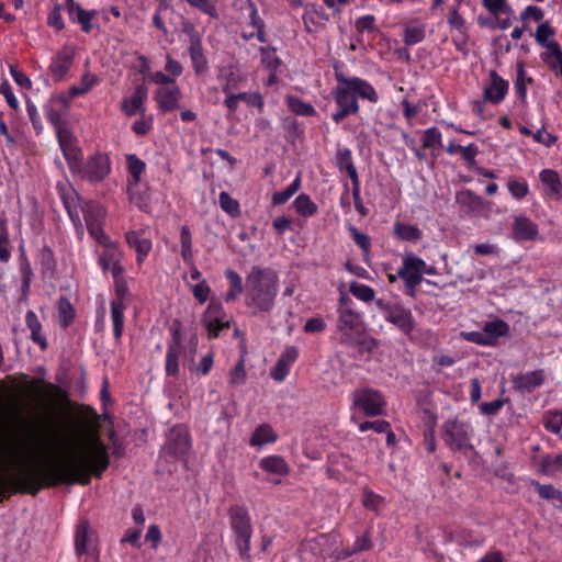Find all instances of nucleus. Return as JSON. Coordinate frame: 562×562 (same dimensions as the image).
Instances as JSON below:
<instances>
[{
	"label": "nucleus",
	"instance_id": "22",
	"mask_svg": "<svg viewBox=\"0 0 562 562\" xmlns=\"http://www.w3.org/2000/svg\"><path fill=\"white\" fill-rule=\"evenodd\" d=\"M127 245L136 250V262L142 266L153 248L149 238L143 237V231H128L125 234Z\"/></svg>",
	"mask_w": 562,
	"mask_h": 562
},
{
	"label": "nucleus",
	"instance_id": "8",
	"mask_svg": "<svg viewBox=\"0 0 562 562\" xmlns=\"http://www.w3.org/2000/svg\"><path fill=\"white\" fill-rule=\"evenodd\" d=\"M423 269H425V260L417 257L411 251L403 255L402 266L398 269V276L404 281L405 294L415 296L417 286L423 281Z\"/></svg>",
	"mask_w": 562,
	"mask_h": 562
},
{
	"label": "nucleus",
	"instance_id": "19",
	"mask_svg": "<svg viewBox=\"0 0 562 562\" xmlns=\"http://www.w3.org/2000/svg\"><path fill=\"white\" fill-rule=\"evenodd\" d=\"M148 97V90L144 85H139L135 88L134 93L131 97L124 98L121 103L122 112L127 116H134L136 114H144L146 112L145 101Z\"/></svg>",
	"mask_w": 562,
	"mask_h": 562
},
{
	"label": "nucleus",
	"instance_id": "1",
	"mask_svg": "<svg viewBox=\"0 0 562 562\" xmlns=\"http://www.w3.org/2000/svg\"><path fill=\"white\" fill-rule=\"evenodd\" d=\"M24 424L18 409H12L10 419L1 422L0 451L13 464L47 485L57 483H90L91 474L100 476L109 465L105 446L97 437L86 440L79 449L63 459H54L43 441L22 440L18 434Z\"/></svg>",
	"mask_w": 562,
	"mask_h": 562
},
{
	"label": "nucleus",
	"instance_id": "64",
	"mask_svg": "<svg viewBox=\"0 0 562 562\" xmlns=\"http://www.w3.org/2000/svg\"><path fill=\"white\" fill-rule=\"evenodd\" d=\"M544 428L552 434H559L562 430V413H549L544 419Z\"/></svg>",
	"mask_w": 562,
	"mask_h": 562
},
{
	"label": "nucleus",
	"instance_id": "13",
	"mask_svg": "<svg viewBox=\"0 0 562 562\" xmlns=\"http://www.w3.org/2000/svg\"><path fill=\"white\" fill-rule=\"evenodd\" d=\"M232 528L236 535V544L241 555L250 548L251 526L248 514L243 509H236L232 514Z\"/></svg>",
	"mask_w": 562,
	"mask_h": 562
},
{
	"label": "nucleus",
	"instance_id": "39",
	"mask_svg": "<svg viewBox=\"0 0 562 562\" xmlns=\"http://www.w3.org/2000/svg\"><path fill=\"white\" fill-rule=\"evenodd\" d=\"M540 181L549 195L560 196L562 192V182L557 171L543 169L539 173Z\"/></svg>",
	"mask_w": 562,
	"mask_h": 562
},
{
	"label": "nucleus",
	"instance_id": "23",
	"mask_svg": "<svg viewBox=\"0 0 562 562\" xmlns=\"http://www.w3.org/2000/svg\"><path fill=\"white\" fill-rule=\"evenodd\" d=\"M513 236L518 241L535 240L539 236V229L529 217L518 215L514 220Z\"/></svg>",
	"mask_w": 562,
	"mask_h": 562
},
{
	"label": "nucleus",
	"instance_id": "51",
	"mask_svg": "<svg viewBox=\"0 0 562 562\" xmlns=\"http://www.w3.org/2000/svg\"><path fill=\"white\" fill-rule=\"evenodd\" d=\"M530 484L536 488L539 496L543 499L561 502L562 491L555 488L552 484H541L535 480H532Z\"/></svg>",
	"mask_w": 562,
	"mask_h": 562
},
{
	"label": "nucleus",
	"instance_id": "50",
	"mask_svg": "<svg viewBox=\"0 0 562 562\" xmlns=\"http://www.w3.org/2000/svg\"><path fill=\"white\" fill-rule=\"evenodd\" d=\"M300 188H301V176L297 175L286 189L276 192L272 195V203L274 205H280V204L285 203L300 190Z\"/></svg>",
	"mask_w": 562,
	"mask_h": 562
},
{
	"label": "nucleus",
	"instance_id": "40",
	"mask_svg": "<svg viewBox=\"0 0 562 562\" xmlns=\"http://www.w3.org/2000/svg\"><path fill=\"white\" fill-rule=\"evenodd\" d=\"M336 164L340 171H345L355 183L358 182L357 169L353 166L352 153L349 148L338 149Z\"/></svg>",
	"mask_w": 562,
	"mask_h": 562
},
{
	"label": "nucleus",
	"instance_id": "7",
	"mask_svg": "<svg viewBox=\"0 0 562 562\" xmlns=\"http://www.w3.org/2000/svg\"><path fill=\"white\" fill-rule=\"evenodd\" d=\"M338 331L340 342L347 346L362 344V315L349 307L339 311Z\"/></svg>",
	"mask_w": 562,
	"mask_h": 562
},
{
	"label": "nucleus",
	"instance_id": "9",
	"mask_svg": "<svg viewBox=\"0 0 562 562\" xmlns=\"http://www.w3.org/2000/svg\"><path fill=\"white\" fill-rule=\"evenodd\" d=\"M375 305L383 313L384 319L405 335H409L414 330L415 322L408 308L381 299L375 301Z\"/></svg>",
	"mask_w": 562,
	"mask_h": 562
},
{
	"label": "nucleus",
	"instance_id": "60",
	"mask_svg": "<svg viewBox=\"0 0 562 562\" xmlns=\"http://www.w3.org/2000/svg\"><path fill=\"white\" fill-rule=\"evenodd\" d=\"M479 153H480L479 147L474 143H471L467 146H462L460 148L461 157L465 161V164L469 168L475 167L476 156L479 155Z\"/></svg>",
	"mask_w": 562,
	"mask_h": 562
},
{
	"label": "nucleus",
	"instance_id": "32",
	"mask_svg": "<svg viewBox=\"0 0 562 562\" xmlns=\"http://www.w3.org/2000/svg\"><path fill=\"white\" fill-rule=\"evenodd\" d=\"M69 104V100L64 94L52 95L44 108L46 119L55 126H60L61 123V113L59 111L54 110L55 105H60L66 109Z\"/></svg>",
	"mask_w": 562,
	"mask_h": 562
},
{
	"label": "nucleus",
	"instance_id": "3",
	"mask_svg": "<svg viewBox=\"0 0 562 562\" xmlns=\"http://www.w3.org/2000/svg\"><path fill=\"white\" fill-rule=\"evenodd\" d=\"M336 79L337 86L333 90V98L338 110L331 114L334 122L339 123L349 115L358 114V99L378 102V92L369 81L356 76L346 77L342 74H337Z\"/></svg>",
	"mask_w": 562,
	"mask_h": 562
},
{
	"label": "nucleus",
	"instance_id": "58",
	"mask_svg": "<svg viewBox=\"0 0 562 562\" xmlns=\"http://www.w3.org/2000/svg\"><path fill=\"white\" fill-rule=\"evenodd\" d=\"M423 146L425 148H438L442 146V134L437 127H429L424 132Z\"/></svg>",
	"mask_w": 562,
	"mask_h": 562
},
{
	"label": "nucleus",
	"instance_id": "10",
	"mask_svg": "<svg viewBox=\"0 0 562 562\" xmlns=\"http://www.w3.org/2000/svg\"><path fill=\"white\" fill-rule=\"evenodd\" d=\"M353 405L367 416H380L384 413L385 401L383 395L372 389H359L352 394Z\"/></svg>",
	"mask_w": 562,
	"mask_h": 562
},
{
	"label": "nucleus",
	"instance_id": "33",
	"mask_svg": "<svg viewBox=\"0 0 562 562\" xmlns=\"http://www.w3.org/2000/svg\"><path fill=\"white\" fill-rule=\"evenodd\" d=\"M260 469L268 474L284 476L289 473V465L280 456H268L260 460Z\"/></svg>",
	"mask_w": 562,
	"mask_h": 562
},
{
	"label": "nucleus",
	"instance_id": "35",
	"mask_svg": "<svg viewBox=\"0 0 562 562\" xmlns=\"http://www.w3.org/2000/svg\"><path fill=\"white\" fill-rule=\"evenodd\" d=\"M59 146L67 160H77L79 156L78 149L72 144L71 133L61 125L56 127Z\"/></svg>",
	"mask_w": 562,
	"mask_h": 562
},
{
	"label": "nucleus",
	"instance_id": "53",
	"mask_svg": "<svg viewBox=\"0 0 562 562\" xmlns=\"http://www.w3.org/2000/svg\"><path fill=\"white\" fill-rule=\"evenodd\" d=\"M247 379V372L245 369V360L241 358L239 359L234 368L228 373V384L231 386H239L243 385L246 382Z\"/></svg>",
	"mask_w": 562,
	"mask_h": 562
},
{
	"label": "nucleus",
	"instance_id": "47",
	"mask_svg": "<svg viewBox=\"0 0 562 562\" xmlns=\"http://www.w3.org/2000/svg\"><path fill=\"white\" fill-rule=\"evenodd\" d=\"M227 280L231 283V290L226 293L225 300L227 302L234 301L237 299V296L245 291V288L243 286V280L241 277L234 270L228 269L225 272Z\"/></svg>",
	"mask_w": 562,
	"mask_h": 562
},
{
	"label": "nucleus",
	"instance_id": "12",
	"mask_svg": "<svg viewBox=\"0 0 562 562\" xmlns=\"http://www.w3.org/2000/svg\"><path fill=\"white\" fill-rule=\"evenodd\" d=\"M190 448V438L184 426L178 425L172 427L164 445L162 452L173 459L184 456Z\"/></svg>",
	"mask_w": 562,
	"mask_h": 562
},
{
	"label": "nucleus",
	"instance_id": "16",
	"mask_svg": "<svg viewBox=\"0 0 562 562\" xmlns=\"http://www.w3.org/2000/svg\"><path fill=\"white\" fill-rule=\"evenodd\" d=\"M75 57V47L65 45L63 49L52 58L49 72L55 81H61L69 72Z\"/></svg>",
	"mask_w": 562,
	"mask_h": 562
},
{
	"label": "nucleus",
	"instance_id": "20",
	"mask_svg": "<svg viewBox=\"0 0 562 562\" xmlns=\"http://www.w3.org/2000/svg\"><path fill=\"white\" fill-rule=\"evenodd\" d=\"M512 382L516 391L520 393H531L543 384L544 374L542 370L519 373L513 376Z\"/></svg>",
	"mask_w": 562,
	"mask_h": 562
},
{
	"label": "nucleus",
	"instance_id": "55",
	"mask_svg": "<svg viewBox=\"0 0 562 562\" xmlns=\"http://www.w3.org/2000/svg\"><path fill=\"white\" fill-rule=\"evenodd\" d=\"M20 273L22 278V293L26 295L30 291V285L33 277V270L31 267V262L25 257V255H21L20 257Z\"/></svg>",
	"mask_w": 562,
	"mask_h": 562
},
{
	"label": "nucleus",
	"instance_id": "52",
	"mask_svg": "<svg viewBox=\"0 0 562 562\" xmlns=\"http://www.w3.org/2000/svg\"><path fill=\"white\" fill-rule=\"evenodd\" d=\"M9 233L5 217H0V261L8 262L11 258Z\"/></svg>",
	"mask_w": 562,
	"mask_h": 562
},
{
	"label": "nucleus",
	"instance_id": "45",
	"mask_svg": "<svg viewBox=\"0 0 562 562\" xmlns=\"http://www.w3.org/2000/svg\"><path fill=\"white\" fill-rule=\"evenodd\" d=\"M293 206L296 213L304 217L313 216L317 212V205L305 193H302L295 198Z\"/></svg>",
	"mask_w": 562,
	"mask_h": 562
},
{
	"label": "nucleus",
	"instance_id": "11",
	"mask_svg": "<svg viewBox=\"0 0 562 562\" xmlns=\"http://www.w3.org/2000/svg\"><path fill=\"white\" fill-rule=\"evenodd\" d=\"M82 213L87 229L94 240L108 235L103 231L106 211L101 204L91 201L86 202L82 205Z\"/></svg>",
	"mask_w": 562,
	"mask_h": 562
},
{
	"label": "nucleus",
	"instance_id": "49",
	"mask_svg": "<svg viewBox=\"0 0 562 562\" xmlns=\"http://www.w3.org/2000/svg\"><path fill=\"white\" fill-rule=\"evenodd\" d=\"M74 317L75 311L71 303L66 297H60L58 301L59 325L64 328L68 327L72 323Z\"/></svg>",
	"mask_w": 562,
	"mask_h": 562
},
{
	"label": "nucleus",
	"instance_id": "37",
	"mask_svg": "<svg viewBox=\"0 0 562 562\" xmlns=\"http://www.w3.org/2000/svg\"><path fill=\"white\" fill-rule=\"evenodd\" d=\"M484 333L486 334L487 340H491V346L496 345L501 337L507 336L509 333V325L503 319H494L486 322L483 325Z\"/></svg>",
	"mask_w": 562,
	"mask_h": 562
},
{
	"label": "nucleus",
	"instance_id": "25",
	"mask_svg": "<svg viewBox=\"0 0 562 562\" xmlns=\"http://www.w3.org/2000/svg\"><path fill=\"white\" fill-rule=\"evenodd\" d=\"M66 9L69 19L72 22H77L81 25V30L85 33H90L92 30L91 21L97 15L95 10L87 11L81 8L75 0H66Z\"/></svg>",
	"mask_w": 562,
	"mask_h": 562
},
{
	"label": "nucleus",
	"instance_id": "14",
	"mask_svg": "<svg viewBox=\"0 0 562 562\" xmlns=\"http://www.w3.org/2000/svg\"><path fill=\"white\" fill-rule=\"evenodd\" d=\"M110 172V157L104 153H97L87 160L82 169V178L89 182H100L104 180Z\"/></svg>",
	"mask_w": 562,
	"mask_h": 562
},
{
	"label": "nucleus",
	"instance_id": "6",
	"mask_svg": "<svg viewBox=\"0 0 562 562\" xmlns=\"http://www.w3.org/2000/svg\"><path fill=\"white\" fill-rule=\"evenodd\" d=\"M474 429L469 422L448 419L442 425L445 445L453 452H468L473 449Z\"/></svg>",
	"mask_w": 562,
	"mask_h": 562
},
{
	"label": "nucleus",
	"instance_id": "4",
	"mask_svg": "<svg viewBox=\"0 0 562 562\" xmlns=\"http://www.w3.org/2000/svg\"><path fill=\"white\" fill-rule=\"evenodd\" d=\"M322 547L324 561L341 562L372 548L371 531L368 529L363 535L357 536L351 546H345L339 533L331 532L321 535L317 539Z\"/></svg>",
	"mask_w": 562,
	"mask_h": 562
},
{
	"label": "nucleus",
	"instance_id": "5",
	"mask_svg": "<svg viewBox=\"0 0 562 562\" xmlns=\"http://www.w3.org/2000/svg\"><path fill=\"white\" fill-rule=\"evenodd\" d=\"M98 247L94 249L97 256V263L103 273H111L112 277L124 274L125 269L122 266L124 252L120 244L109 235L101 236L95 240Z\"/></svg>",
	"mask_w": 562,
	"mask_h": 562
},
{
	"label": "nucleus",
	"instance_id": "43",
	"mask_svg": "<svg viewBox=\"0 0 562 562\" xmlns=\"http://www.w3.org/2000/svg\"><path fill=\"white\" fill-rule=\"evenodd\" d=\"M180 245H181V258L187 265H192L194 259L192 234L188 226H182L180 229Z\"/></svg>",
	"mask_w": 562,
	"mask_h": 562
},
{
	"label": "nucleus",
	"instance_id": "54",
	"mask_svg": "<svg viewBox=\"0 0 562 562\" xmlns=\"http://www.w3.org/2000/svg\"><path fill=\"white\" fill-rule=\"evenodd\" d=\"M259 52L261 55V63L266 68L271 71H276L280 67L281 59L277 56L276 48L261 46Z\"/></svg>",
	"mask_w": 562,
	"mask_h": 562
},
{
	"label": "nucleus",
	"instance_id": "62",
	"mask_svg": "<svg viewBox=\"0 0 562 562\" xmlns=\"http://www.w3.org/2000/svg\"><path fill=\"white\" fill-rule=\"evenodd\" d=\"M221 207L231 215H236L239 212L238 202L233 199L227 192H221L218 196Z\"/></svg>",
	"mask_w": 562,
	"mask_h": 562
},
{
	"label": "nucleus",
	"instance_id": "18",
	"mask_svg": "<svg viewBox=\"0 0 562 562\" xmlns=\"http://www.w3.org/2000/svg\"><path fill=\"white\" fill-rule=\"evenodd\" d=\"M555 32L548 22H542L536 30L537 43L548 49L544 60L550 67H555V64L551 61V56L561 50L559 44L553 40Z\"/></svg>",
	"mask_w": 562,
	"mask_h": 562
},
{
	"label": "nucleus",
	"instance_id": "36",
	"mask_svg": "<svg viewBox=\"0 0 562 562\" xmlns=\"http://www.w3.org/2000/svg\"><path fill=\"white\" fill-rule=\"evenodd\" d=\"M98 83H99V78L97 77V75H94L90 71H87L81 76L80 81L78 83L72 85L69 88V90H68L69 98L72 99L76 97L85 95Z\"/></svg>",
	"mask_w": 562,
	"mask_h": 562
},
{
	"label": "nucleus",
	"instance_id": "15",
	"mask_svg": "<svg viewBox=\"0 0 562 562\" xmlns=\"http://www.w3.org/2000/svg\"><path fill=\"white\" fill-rule=\"evenodd\" d=\"M202 323L210 339L216 338L222 329L228 327V321L225 319L222 305L214 302L209 304L203 314Z\"/></svg>",
	"mask_w": 562,
	"mask_h": 562
},
{
	"label": "nucleus",
	"instance_id": "34",
	"mask_svg": "<svg viewBox=\"0 0 562 562\" xmlns=\"http://www.w3.org/2000/svg\"><path fill=\"white\" fill-rule=\"evenodd\" d=\"M277 438V434L269 424H261L255 429L250 437L249 445L251 447L261 448L263 445L273 443Z\"/></svg>",
	"mask_w": 562,
	"mask_h": 562
},
{
	"label": "nucleus",
	"instance_id": "56",
	"mask_svg": "<svg viewBox=\"0 0 562 562\" xmlns=\"http://www.w3.org/2000/svg\"><path fill=\"white\" fill-rule=\"evenodd\" d=\"M507 188L510 195L517 201L522 200L529 193V186L526 180L509 179Z\"/></svg>",
	"mask_w": 562,
	"mask_h": 562
},
{
	"label": "nucleus",
	"instance_id": "24",
	"mask_svg": "<svg viewBox=\"0 0 562 562\" xmlns=\"http://www.w3.org/2000/svg\"><path fill=\"white\" fill-rule=\"evenodd\" d=\"M155 100L162 112H170L179 108L181 91L178 87H161L155 92Z\"/></svg>",
	"mask_w": 562,
	"mask_h": 562
},
{
	"label": "nucleus",
	"instance_id": "63",
	"mask_svg": "<svg viewBox=\"0 0 562 562\" xmlns=\"http://www.w3.org/2000/svg\"><path fill=\"white\" fill-rule=\"evenodd\" d=\"M47 24L50 27H54L56 31H61L65 29V22L61 16V8L59 4H55L47 16Z\"/></svg>",
	"mask_w": 562,
	"mask_h": 562
},
{
	"label": "nucleus",
	"instance_id": "38",
	"mask_svg": "<svg viewBox=\"0 0 562 562\" xmlns=\"http://www.w3.org/2000/svg\"><path fill=\"white\" fill-rule=\"evenodd\" d=\"M394 237L400 240L416 243L422 239L423 233L416 225L396 222L394 224Z\"/></svg>",
	"mask_w": 562,
	"mask_h": 562
},
{
	"label": "nucleus",
	"instance_id": "48",
	"mask_svg": "<svg viewBox=\"0 0 562 562\" xmlns=\"http://www.w3.org/2000/svg\"><path fill=\"white\" fill-rule=\"evenodd\" d=\"M541 472L547 475H555L562 472V453L548 454L541 461Z\"/></svg>",
	"mask_w": 562,
	"mask_h": 562
},
{
	"label": "nucleus",
	"instance_id": "44",
	"mask_svg": "<svg viewBox=\"0 0 562 562\" xmlns=\"http://www.w3.org/2000/svg\"><path fill=\"white\" fill-rule=\"evenodd\" d=\"M285 102L291 112L296 115L312 116L316 112L312 104L304 102L295 95H288Z\"/></svg>",
	"mask_w": 562,
	"mask_h": 562
},
{
	"label": "nucleus",
	"instance_id": "61",
	"mask_svg": "<svg viewBox=\"0 0 562 562\" xmlns=\"http://www.w3.org/2000/svg\"><path fill=\"white\" fill-rule=\"evenodd\" d=\"M133 132L138 136H144L153 130V117L142 114L132 125Z\"/></svg>",
	"mask_w": 562,
	"mask_h": 562
},
{
	"label": "nucleus",
	"instance_id": "57",
	"mask_svg": "<svg viewBox=\"0 0 562 562\" xmlns=\"http://www.w3.org/2000/svg\"><path fill=\"white\" fill-rule=\"evenodd\" d=\"M507 0H482L483 5L495 16L501 13L513 16L514 11L506 4Z\"/></svg>",
	"mask_w": 562,
	"mask_h": 562
},
{
	"label": "nucleus",
	"instance_id": "26",
	"mask_svg": "<svg viewBox=\"0 0 562 562\" xmlns=\"http://www.w3.org/2000/svg\"><path fill=\"white\" fill-rule=\"evenodd\" d=\"M216 78L222 85L223 92H229L238 89L244 80V77L235 65L218 67Z\"/></svg>",
	"mask_w": 562,
	"mask_h": 562
},
{
	"label": "nucleus",
	"instance_id": "59",
	"mask_svg": "<svg viewBox=\"0 0 562 562\" xmlns=\"http://www.w3.org/2000/svg\"><path fill=\"white\" fill-rule=\"evenodd\" d=\"M530 79L527 78L526 70L522 65H520L517 69V77L514 83L516 94L520 99H525L527 95V82H529Z\"/></svg>",
	"mask_w": 562,
	"mask_h": 562
},
{
	"label": "nucleus",
	"instance_id": "29",
	"mask_svg": "<svg viewBox=\"0 0 562 562\" xmlns=\"http://www.w3.org/2000/svg\"><path fill=\"white\" fill-rule=\"evenodd\" d=\"M190 32L194 33L193 26H190ZM189 53L194 71L196 74L205 72L207 69V60L203 54L201 40L194 34L190 35Z\"/></svg>",
	"mask_w": 562,
	"mask_h": 562
},
{
	"label": "nucleus",
	"instance_id": "31",
	"mask_svg": "<svg viewBox=\"0 0 562 562\" xmlns=\"http://www.w3.org/2000/svg\"><path fill=\"white\" fill-rule=\"evenodd\" d=\"M25 324L31 331L32 341L38 345L42 350H45L47 348V339L42 333V324L37 315L32 310H29L25 314Z\"/></svg>",
	"mask_w": 562,
	"mask_h": 562
},
{
	"label": "nucleus",
	"instance_id": "30",
	"mask_svg": "<svg viewBox=\"0 0 562 562\" xmlns=\"http://www.w3.org/2000/svg\"><path fill=\"white\" fill-rule=\"evenodd\" d=\"M426 25L417 19L404 24L403 42L407 46L416 45L425 38Z\"/></svg>",
	"mask_w": 562,
	"mask_h": 562
},
{
	"label": "nucleus",
	"instance_id": "42",
	"mask_svg": "<svg viewBox=\"0 0 562 562\" xmlns=\"http://www.w3.org/2000/svg\"><path fill=\"white\" fill-rule=\"evenodd\" d=\"M126 168L131 176L130 186H137L146 169V164L135 154L125 155Z\"/></svg>",
	"mask_w": 562,
	"mask_h": 562
},
{
	"label": "nucleus",
	"instance_id": "27",
	"mask_svg": "<svg viewBox=\"0 0 562 562\" xmlns=\"http://www.w3.org/2000/svg\"><path fill=\"white\" fill-rule=\"evenodd\" d=\"M76 553L78 555L90 553L91 549H97L93 544V532L86 520L79 521L75 536Z\"/></svg>",
	"mask_w": 562,
	"mask_h": 562
},
{
	"label": "nucleus",
	"instance_id": "41",
	"mask_svg": "<svg viewBox=\"0 0 562 562\" xmlns=\"http://www.w3.org/2000/svg\"><path fill=\"white\" fill-rule=\"evenodd\" d=\"M124 311L125 304L123 300L116 299L111 302V317L113 323V334L116 340H119L124 329Z\"/></svg>",
	"mask_w": 562,
	"mask_h": 562
},
{
	"label": "nucleus",
	"instance_id": "28",
	"mask_svg": "<svg viewBox=\"0 0 562 562\" xmlns=\"http://www.w3.org/2000/svg\"><path fill=\"white\" fill-rule=\"evenodd\" d=\"M181 353V336L179 330H175L172 341L168 346L166 353V373L176 376L179 373V358Z\"/></svg>",
	"mask_w": 562,
	"mask_h": 562
},
{
	"label": "nucleus",
	"instance_id": "21",
	"mask_svg": "<svg viewBox=\"0 0 562 562\" xmlns=\"http://www.w3.org/2000/svg\"><path fill=\"white\" fill-rule=\"evenodd\" d=\"M297 356L299 351L295 347H286L271 370L272 379L277 382H282L289 375L290 369L297 359Z\"/></svg>",
	"mask_w": 562,
	"mask_h": 562
},
{
	"label": "nucleus",
	"instance_id": "17",
	"mask_svg": "<svg viewBox=\"0 0 562 562\" xmlns=\"http://www.w3.org/2000/svg\"><path fill=\"white\" fill-rule=\"evenodd\" d=\"M509 83L495 70L490 72V82L484 87V100L493 104L501 103L508 93Z\"/></svg>",
	"mask_w": 562,
	"mask_h": 562
},
{
	"label": "nucleus",
	"instance_id": "46",
	"mask_svg": "<svg viewBox=\"0 0 562 562\" xmlns=\"http://www.w3.org/2000/svg\"><path fill=\"white\" fill-rule=\"evenodd\" d=\"M349 291L356 299L364 303L372 302L375 297V292L371 286L358 281L349 283Z\"/></svg>",
	"mask_w": 562,
	"mask_h": 562
},
{
	"label": "nucleus",
	"instance_id": "2",
	"mask_svg": "<svg viewBox=\"0 0 562 562\" xmlns=\"http://www.w3.org/2000/svg\"><path fill=\"white\" fill-rule=\"evenodd\" d=\"M280 280L271 268L255 266L245 279V306L251 315H265L273 311Z\"/></svg>",
	"mask_w": 562,
	"mask_h": 562
}]
</instances>
